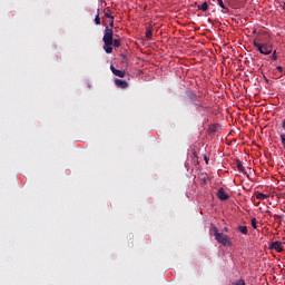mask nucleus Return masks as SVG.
Returning a JSON list of instances; mask_svg holds the SVG:
<instances>
[{"label":"nucleus","instance_id":"2","mask_svg":"<svg viewBox=\"0 0 285 285\" xmlns=\"http://www.w3.org/2000/svg\"><path fill=\"white\" fill-rule=\"evenodd\" d=\"M213 233L218 244H223V246H230L233 244L230 242V237H228V235H225L224 233H219V229L216 226L213 227Z\"/></svg>","mask_w":285,"mask_h":285},{"label":"nucleus","instance_id":"3","mask_svg":"<svg viewBox=\"0 0 285 285\" xmlns=\"http://www.w3.org/2000/svg\"><path fill=\"white\" fill-rule=\"evenodd\" d=\"M254 47L261 55H272L273 53V46L268 42L259 43L257 40H254Z\"/></svg>","mask_w":285,"mask_h":285},{"label":"nucleus","instance_id":"13","mask_svg":"<svg viewBox=\"0 0 285 285\" xmlns=\"http://www.w3.org/2000/svg\"><path fill=\"white\" fill-rule=\"evenodd\" d=\"M198 10H202V12L208 11V2H204L203 4L198 6Z\"/></svg>","mask_w":285,"mask_h":285},{"label":"nucleus","instance_id":"18","mask_svg":"<svg viewBox=\"0 0 285 285\" xmlns=\"http://www.w3.org/2000/svg\"><path fill=\"white\" fill-rule=\"evenodd\" d=\"M252 228H254V230H257V218H252Z\"/></svg>","mask_w":285,"mask_h":285},{"label":"nucleus","instance_id":"10","mask_svg":"<svg viewBox=\"0 0 285 285\" xmlns=\"http://www.w3.org/2000/svg\"><path fill=\"white\" fill-rule=\"evenodd\" d=\"M236 168L239 170V173H244V175H246V169L244 168V165L240 160H236Z\"/></svg>","mask_w":285,"mask_h":285},{"label":"nucleus","instance_id":"6","mask_svg":"<svg viewBox=\"0 0 285 285\" xmlns=\"http://www.w3.org/2000/svg\"><path fill=\"white\" fill-rule=\"evenodd\" d=\"M110 70L112 72V75H115L116 77H120V78H124L126 77V71L125 70H119L117 68H115V66H110Z\"/></svg>","mask_w":285,"mask_h":285},{"label":"nucleus","instance_id":"12","mask_svg":"<svg viewBox=\"0 0 285 285\" xmlns=\"http://www.w3.org/2000/svg\"><path fill=\"white\" fill-rule=\"evenodd\" d=\"M256 199H259L261 202H264V199H268V195L258 193L256 194Z\"/></svg>","mask_w":285,"mask_h":285},{"label":"nucleus","instance_id":"8","mask_svg":"<svg viewBox=\"0 0 285 285\" xmlns=\"http://www.w3.org/2000/svg\"><path fill=\"white\" fill-rule=\"evenodd\" d=\"M115 85L118 88H122V90H125L126 88H128V82L126 80H121V79H116L115 80Z\"/></svg>","mask_w":285,"mask_h":285},{"label":"nucleus","instance_id":"11","mask_svg":"<svg viewBox=\"0 0 285 285\" xmlns=\"http://www.w3.org/2000/svg\"><path fill=\"white\" fill-rule=\"evenodd\" d=\"M120 63H121L122 68H128V57L122 55Z\"/></svg>","mask_w":285,"mask_h":285},{"label":"nucleus","instance_id":"7","mask_svg":"<svg viewBox=\"0 0 285 285\" xmlns=\"http://www.w3.org/2000/svg\"><path fill=\"white\" fill-rule=\"evenodd\" d=\"M271 248L276 250L277 253H283L284 248L282 247V242H274L271 244Z\"/></svg>","mask_w":285,"mask_h":285},{"label":"nucleus","instance_id":"5","mask_svg":"<svg viewBox=\"0 0 285 285\" xmlns=\"http://www.w3.org/2000/svg\"><path fill=\"white\" fill-rule=\"evenodd\" d=\"M216 197H218L220 202H227V199L230 198V196L226 193V189H224V187L218 188Z\"/></svg>","mask_w":285,"mask_h":285},{"label":"nucleus","instance_id":"9","mask_svg":"<svg viewBox=\"0 0 285 285\" xmlns=\"http://www.w3.org/2000/svg\"><path fill=\"white\" fill-rule=\"evenodd\" d=\"M145 36H146V39H147L148 41H150V39H153V27H147V28H146V33H145Z\"/></svg>","mask_w":285,"mask_h":285},{"label":"nucleus","instance_id":"22","mask_svg":"<svg viewBox=\"0 0 285 285\" xmlns=\"http://www.w3.org/2000/svg\"><path fill=\"white\" fill-rule=\"evenodd\" d=\"M223 230H224V233H228L229 229H228V227H224Z\"/></svg>","mask_w":285,"mask_h":285},{"label":"nucleus","instance_id":"17","mask_svg":"<svg viewBox=\"0 0 285 285\" xmlns=\"http://www.w3.org/2000/svg\"><path fill=\"white\" fill-rule=\"evenodd\" d=\"M95 23L96 26H101V18L99 17V13L96 14Z\"/></svg>","mask_w":285,"mask_h":285},{"label":"nucleus","instance_id":"21","mask_svg":"<svg viewBox=\"0 0 285 285\" xmlns=\"http://www.w3.org/2000/svg\"><path fill=\"white\" fill-rule=\"evenodd\" d=\"M276 69L278 70V72H284V68L282 66L276 67Z\"/></svg>","mask_w":285,"mask_h":285},{"label":"nucleus","instance_id":"15","mask_svg":"<svg viewBox=\"0 0 285 285\" xmlns=\"http://www.w3.org/2000/svg\"><path fill=\"white\" fill-rule=\"evenodd\" d=\"M105 17L110 20L115 19V17H112V11H110V9L105 10Z\"/></svg>","mask_w":285,"mask_h":285},{"label":"nucleus","instance_id":"1","mask_svg":"<svg viewBox=\"0 0 285 285\" xmlns=\"http://www.w3.org/2000/svg\"><path fill=\"white\" fill-rule=\"evenodd\" d=\"M112 28H115V19H111L109 21V26L105 27L102 42L106 43V46H110L112 37H115V31L112 30Z\"/></svg>","mask_w":285,"mask_h":285},{"label":"nucleus","instance_id":"16","mask_svg":"<svg viewBox=\"0 0 285 285\" xmlns=\"http://www.w3.org/2000/svg\"><path fill=\"white\" fill-rule=\"evenodd\" d=\"M217 3L223 10H226V12L230 11L228 7L224 6V0H217Z\"/></svg>","mask_w":285,"mask_h":285},{"label":"nucleus","instance_id":"20","mask_svg":"<svg viewBox=\"0 0 285 285\" xmlns=\"http://www.w3.org/2000/svg\"><path fill=\"white\" fill-rule=\"evenodd\" d=\"M233 285H246L244 279H239L238 282L234 283Z\"/></svg>","mask_w":285,"mask_h":285},{"label":"nucleus","instance_id":"14","mask_svg":"<svg viewBox=\"0 0 285 285\" xmlns=\"http://www.w3.org/2000/svg\"><path fill=\"white\" fill-rule=\"evenodd\" d=\"M238 230L242 235H248V227L246 226H238Z\"/></svg>","mask_w":285,"mask_h":285},{"label":"nucleus","instance_id":"4","mask_svg":"<svg viewBox=\"0 0 285 285\" xmlns=\"http://www.w3.org/2000/svg\"><path fill=\"white\" fill-rule=\"evenodd\" d=\"M115 36H111V42L109 46L104 42V50L107 55H112V46L114 48H121V40L114 39Z\"/></svg>","mask_w":285,"mask_h":285},{"label":"nucleus","instance_id":"19","mask_svg":"<svg viewBox=\"0 0 285 285\" xmlns=\"http://www.w3.org/2000/svg\"><path fill=\"white\" fill-rule=\"evenodd\" d=\"M272 52H273V55H272V61H277V51L274 50V51H272Z\"/></svg>","mask_w":285,"mask_h":285},{"label":"nucleus","instance_id":"23","mask_svg":"<svg viewBox=\"0 0 285 285\" xmlns=\"http://www.w3.org/2000/svg\"><path fill=\"white\" fill-rule=\"evenodd\" d=\"M205 161H206V164H208V157L207 156H205Z\"/></svg>","mask_w":285,"mask_h":285}]
</instances>
